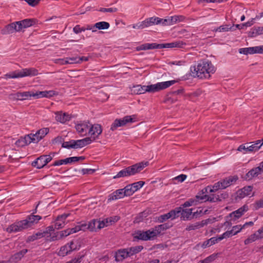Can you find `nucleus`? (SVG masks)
<instances>
[{"label":"nucleus","mask_w":263,"mask_h":263,"mask_svg":"<svg viewBox=\"0 0 263 263\" xmlns=\"http://www.w3.org/2000/svg\"><path fill=\"white\" fill-rule=\"evenodd\" d=\"M171 25H174L176 23L181 22L185 20V17L183 15H174L173 16H170Z\"/></svg>","instance_id":"40"},{"label":"nucleus","mask_w":263,"mask_h":263,"mask_svg":"<svg viewBox=\"0 0 263 263\" xmlns=\"http://www.w3.org/2000/svg\"><path fill=\"white\" fill-rule=\"evenodd\" d=\"M238 180V177L237 175L230 176L228 177L221 180L222 183V189H226L235 183Z\"/></svg>","instance_id":"14"},{"label":"nucleus","mask_w":263,"mask_h":263,"mask_svg":"<svg viewBox=\"0 0 263 263\" xmlns=\"http://www.w3.org/2000/svg\"><path fill=\"white\" fill-rule=\"evenodd\" d=\"M133 237L134 239L138 240H141L144 241L148 240L150 237L148 236V234L146 231L137 230L135 231L133 234Z\"/></svg>","instance_id":"23"},{"label":"nucleus","mask_w":263,"mask_h":263,"mask_svg":"<svg viewBox=\"0 0 263 263\" xmlns=\"http://www.w3.org/2000/svg\"><path fill=\"white\" fill-rule=\"evenodd\" d=\"M248 210V206L244 205L242 207L239 208L238 210L232 212L229 214L230 217L232 218L233 220H235L240 218L244 213Z\"/></svg>","instance_id":"17"},{"label":"nucleus","mask_w":263,"mask_h":263,"mask_svg":"<svg viewBox=\"0 0 263 263\" xmlns=\"http://www.w3.org/2000/svg\"><path fill=\"white\" fill-rule=\"evenodd\" d=\"M221 189H222V183L220 180L215 183L213 186L209 185L203 189L200 192H202V194H204V193L214 192Z\"/></svg>","instance_id":"18"},{"label":"nucleus","mask_w":263,"mask_h":263,"mask_svg":"<svg viewBox=\"0 0 263 263\" xmlns=\"http://www.w3.org/2000/svg\"><path fill=\"white\" fill-rule=\"evenodd\" d=\"M27 252V249H23L14 254L10 257V261L13 262H17L24 257Z\"/></svg>","instance_id":"24"},{"label":"nucleus","mask_w":263,"mask_h":263,"mask_svg":"<svg viewBox=\"0 0 263 263\" xmlns=\"http://www.w3.org/2000/svg\"><path fill=\"white\" fill-rule=\"evenodd\" d=\"M146 233L148 234V236L150 237L149 240H153L159 234L158 232L156 230V227L152 228L146 231Z\"/></svg>","instance_id":"42"},{"label":"nucleus","mask_w":263,"mask_h":263,"mask_svg":"<svg viewBox=\"0 0 263 263\" xmlns=\"http://www.w3.org/2000/svg\"><path fill=\"white\" fill-rule=\"evenodd\" d=\"M144 184L145 182L142 181H139L134 183H132L130 185L133 187V189H134L135 192H136L140 188H141Z\"/></svg>","instance_id":"51"},{"label":"nucleus","mask_w":263,"mask_h":263,"mask_svg":"<svg viewBox=\"0 0 263 263\" xmlns=\"http://www.w3.org/2000/svg\"><path fill=\"white\" fill-rule=\"evenodd\" d=\"M128 257L130 256L126 248L119 249L115 252V258L116 262L122 261Z\"/></svg>","instance_id":"13"},{"label":"nucleus","mask_w":263,"mask_h":263,"mask_svg":"<svg viewBox=\"0 0 263 263\" xmlns=\"http://www.w3.org/2000/svg\"><path fill=\"white\" fill-rule=\"evenodd\" d=\"M249 143H245L243 144L240 145L237 148V150L239 152H242V151H244V153H246L247 152H249Z\"/></svg>","instance_id":"62"},{"label":"nucleus","mask_w":263,"mask_h":263,"mask_svg":"<svg viewBox=\"0 0 263 263\" xmlns=\"http://www.w3.org/2000/svg\"><path fill=\"white\" fill-rule=\"evenodd\" d=\"M73 141H74V140H71L68 142L64 141L63 143H62V147L68 149L73 148V147L72 146V145H73L72 143Z\"/></svg>","instance_id":"60"},{"label":"nucleus","mask_w":263,"mask_h":263,"mask_svg":"<svg viewBox=\"0 0 263 263\" xmlns=\"http://www.w3.org/2000/svg\"><path fill=\"white\" fill-rule=\"evenodd\" d=\"M195 209H182L181 212V218L183 220H191L193 219V211Z\"/></svg>","instance_id":"22"},{"label":"nucleus","mask_w":263,"mask_h":263,"mask_svg":"<svg viewBox=\"0 0 263 263\" xmlns=\"http://www.w3.org/2000/svg\"><path fill=\"white\" fill-rule=\"evenodd\" d=\"M33 91L17 92L14 95L17 100L23 101L29 100L32 97Z\"/></svg>","instance_id":"21"},{"label":"nucleus","mask_w":263,"mask_h":263,"mask_svg":"<svg viewBox=\"0 0 263 263\" xmlns=\"http://www.w3.org/2000/svg\"><path fill=\"white\" fill-rule=\"evenodd\" d=\"M49 132L48 128H42L38 130L36 132V135H37L38 138H36L35 140L37 143H38L41 139H42Z\"/></svg>","instance_id":"28"},{"label":"nucleus","mask_w":263,"mask_h":263,"mask_svg":"<svg viewBox=\"0 0 263 263\" xmlns=\"http://www.w3.org/2000/svg\"><path fill=\"white\" fill-rule=\"evenodd\" d=\"M65 224V221H60L58 220V219H56L54 223V228L56 229H60L63 228Z\"/></svg>","instance_id":"61"},{"label":"nucleus","mask_w":263,"mask_h":263,"mask_svg":"<svg viewBox=\"0 0 263 263\" xmlns=\"http://www.w3.org/2000/svg\"><path fill=\"white\" fill-rule=\"evenodd\" d=\"M200 228H202L200 221L196 222L187 226V227L185 228V230L189 231L191 230L198 229Z\"/></svg>","instance_id":"44"},{"label":"nucleus","mask_w":263,"mask_h":263,"mask_svg":"<svg viewBox=\"0 0 263 263\" xmlns=\"http://www.w3.org/2000/svg\"><path fill=\"white\" fill-rule=\"evenodd\" d=\"M124 189L126 196H131L135 192L130 184L126 185Z\"/></svg>","instance_id":"50"},{"label":"nucleus","mask_w":263,"mask_h":263,"mask_svg":"<svg viewBox=\"0 0 263 263\" xmlns=\"http://www.w3.org/2000/svg\"><path fill=\"white\" fill-rule=\"evenodd\" d=\"M181 207H178L168 212V213L170 215L171 219L173 220L178 217L180 214H181Z\"/></svg>","instance_id":"37"},{"label":"nucleus","mask_w":263,"mask_h":263,"mask_svg":"<svg viewBox=\"0 0 263 263\" xmlns=\"http://www.w3.org/2000/svg\"><path fill=\"white\" fill-rule=\"evenodd\" d=\"M102 129L100 124H96L90 125V127L88 130V134L90 135L93 140H96L98 136L102 133Z\"/></svg>","instance_id":"10"},{"label":"nucleus","mask_w":263,"mask_h":263,"mask_svg":"<svg viewBox=\"0 0 263 263\" xmlns=\"http://www.w3.org/2000/svg\"><path fill=\"white\" fill-rule=\"evenodd\" d=\"M253 190L252 186H245L237 192V197L239 199L244 198L246 196L250 195Z\"/></svg>","instance_id":"19"},{"label":"nucleus","mask_w":263,"mask_h":263,"mask_svg":"<svg viewBox=\"0 0 263 263\" xmlns=\"http://www.w3.org/2000/svg\"><path fill=\"white\" fill-rule=\"evenodd\" d=\"M55 120L57 121L64 123L66 121H69L70 120V117L67 113L59 112L56 114Z\"/></svg>","instance_id":"27"},{"label":"nucleus","mask_w":263,"mask_h":263,"mask_svg":"<svg viewBox=\"0 0 263 263\" xmlns=\"http://www.w3.org/2000/svg\"><path fill=\"white\" fill-rule=\"evenodd\" d=\"M72 143H73V145H72V146L73 147L74 149L82 148L86 146L84 141L82 140V139L74 140V141H73Z\"/></svg>","instance_id":"48"},{"label":"nucleus","mask_w":263,"mask_h":263,"mask_svg":"<svg viewBox=\"0 0 263 263\" xmlns=\"http://www.w3.org/2000/svg\"><path fill=\"white\" fill-rule=\"evenodd\" d=\"M154 49H161V44L154 43H145L136 47L137 51L146 50Z\"/></svg>","instance_id":"16"},{"label":"nucleus","mask_w":263,"mask_h":263,"mask_svg":"<svg viewBox=\"0 0 263 263\" xmlns=\"http://www.w3.org/2000/svg\"><path fill=\"white\" fill-rule=\"evenodd\" d=\"M38 70L34 68L22 69L20 71L13 72L11 74H6L7 78H18L25 77H33L38 74Z\"/></svg>","instance_id":"3"},{"label":"nucleus","mask_w":263,"mask_h":263,"mask_svg":"<svg viewBox=\"0 0 263 263\" xmlns=\"http://www.w3.org/2000/svg\"><path fill=\"white\" fill-rule=\"evenodd\" d=\"M260 236H258L256 235V234H253L252 235H251L249 237H248L247 239H246L245 241H244V243L245 245H248L250 243H252L254 241H255L257 239H260Z\"/></svg>","instance_id":"49"},{"label":"nucleus","mask_w":263,"mask_h":263,"mask_svg":"<svg viewBox=\"0 0 263 263\" xmlns=\"http://www.w3.org/2000/svg\"><path fill=\"white\" fill-rule=\"evenodd\" d=\"M203 201L199 199L196 198V196L194 199H190L189 200L185 201L182 205L183 208H186L192 205H195L197 204V202L202 203Z\"/></svg>","instance_id":"35"},{"label":"nucleus","mask_w":263,"mask_h":263,"mask_svg":"<svg viewBox=\"0 0 263 263\" xmlns=\"http://www.w3.org/2000/svg\"><path fill=\"white\" fill-rule=\"evenodd\" d=\"M88 223H86V222L84 223H80V224L76 226L75 228H77V232L79 231H86V230H88Z\"/></svg>","instance_id":"55"},{"label":"nucleus","mask_w":263,"mask_h":263,"mask_svg":"<svg viewBox=\"0 0 263 263\" xmlns=\"http://www.w3.org/2000/svg\"><path fill=\"white\" fill-rule=\"evenodd\" d=\"M135 120L130 116H126L122 119H116L111 125L110 129L115 130L118 127L124 126L128 123L134 122Z\"/></svg>","instance_id":"5"},{"label":"nucleus","mask_w":263,"mask_h":263,"mask_svg":"<svg viewBox=\"0 0 263 263\" xmlns=\"http://www.w3.org/2000/svg\"><path fill=\"white\" fill-rule=\"evenodd\" d=\"M67 245H68V250L70 251V252L79 249V248L77 247V245L75 244L73 241H71L70 243H67Z\"/></svg>","instance_id":"63"},{"label":"nucleus","mask_w":263,"mask_h":263,"mask_svg":"<svg viewBox=\"0 0 263 263\" xmlns=\"http://www.w3.org/2000/svg\"><path fill=\"white\" fill-rule=\"evenodd\" d=\"M263 144V139L261 140H257L251 145L249 146V152H253L257 151L261 146Z\"/></svg>","instance_id":"31"},{"label":"nucleus","mask_w":263,"mask_h":263,"mask_svg":"<svg viewBox=\"0 0 263 263\" xmlns=\"http://www.w3.org/2000/svg\"><path fill=\"white\" fill-rule=\"evenodd\" d=\"M23 140L24 141V143H25V145H28L30 144L31 142L33 143H37L35 139L32 138L31 136H30V134L26 135L25 136L24 138H23Z\"/></svg>","instance_id":"54"},{"label":"nucleus","mask_w":263,"mask_h":263,"mask_svg":"<svg viewBox=\"0 0 263 263\" xmlns=\"http://www.w3.org/2000/svg\"><path fill=\"white\" fill-rule=\"evenodd\" d=\"M192 76L199 79H209L211 74L215 72V68L211 61H203L197 66H192L190 68Z\"/></svg>","instance_id":"1"},{"label":"nucleus","mask_w":263,"mask_h":263,"mask_svg":"<svg viewBox=\"0 0 263 263\" xmlns=\"http://www.w3.org/2000/svg\"><path fill=\"white\" fill-rule=\"evenodd\" d=\"M171 218L170 215L168 213H166L162 215H160L158 217V222L160 223H162L166 220Z\"/></svg>","instance_id":"57"},{"label":"nucleus","mask_w":263,"mask_h":263,"mask_svg":"<svg viewBox=\"0 0 263 263\" xmlns=\"http://www.w3.org/2000/svg\"><path fill=\"white\" fill-rule=\"evenodd\" d=\"M263 34V27H254L248 32V36L254 37Z\"/></svg>","instance_id":"25"},{"label":"nucleus","mask_w":263,"mask_h":263,"mask_svg":"<svg viewBox=\"0 0 263 263\" xmlns=\"http://www.w3.org/2000/svg\"><path fill=\"white\" fill-rule=\"evenodd\" d=\"M85 159V156H80V157H71L67 158L66 159H63V162L64 164H67L68 163H71L78 162L79 161H82Z\"/></svg>","instance_id":"30"},{"label":"nucleus","mask_w":263,"mask_h":263,"mask_svg":"<svg viewBox=\"0 0 263 263\" xmlns=\"http://www.w3.org/2000/svg\"><path fill=\"white\" fill-rule=\"evenodd\" d=\"M206 212H207V210H205L203 213L202 210L200 209V208L197 209L196 211H194H194H193V215H193V218L199 217L201 216V215H202L204 214H206Z\"/></svg>","instance_id":"56"},{"label":"nucleus","mask_w":263,"mask_h":263,"mask_svg":"<svg viewBox=\"0 0 263 263\" xmlns=\"http://www.w3.org/2000/svg\"><path fill=\"white\" fill-rule=\"evenodd\" d=\"M260 173L256 167L253 168L249 171L246 174V178L251 179L252 178L257 176Z\"/></svg>","instance_id":"38"},{"label":"nucleus","mask_w":263,"mask_h":263,"mask_svg":"<svg viewBox=\"0 0 263 263\" xmlns=\"http://www.w3.org/2000/svg\"><path fill=\"white\" fill-rule=\"evenodd\" d=\"M18 31H20V30H18V25L15 22L6 25L5 27L1 30V32L2 34H9L14 32Z\"/></svg>","instance_id":"12"},{"label":"nucleus","mask_w":263,"mask_h":263,"mask_svg":"<svg viewBox=\"0 0 263 263\" xmlns=\"http://www.w3.org/2000/svg\"><path fill=\"white\" fill-rule=\"evenodd\" d=\"M233 233H234V232H233V231L232 230L230 231H227L225 232L221 235H220L218 237L219 241H220L224 238H229V237H231L232 236L234 235L233 234Z\"/></svg>","instance_id":"52"},{"label":"nucleus","mask_w":263,"mask_h":263,"mask_svg":"<svg viewBox=\"0 0 263 263\" xmlns=\"http://www.w3.org/2000/svg\"><path fill=\"white\" fill-rule=\"evenodd\" d=\"M107 224L104 221H100L98 219H92L88 222V230L91 232H96L97 230L103 228Z\"/></svg>","instance_id":"8"},{"label":"nucleus","mask_w":263,"mask_h":263,"mask_svg":"<svg viewBox=\"0 0 263 263\" xmlns=\"http://www.w3.org/2000/svg\"><path fill=\"white\" fill-rule=\"evenodd\" d=\"M148 165V162L147 161L141 162L127 167L129 176H133L140 173L145 167L147 166Z\"/></svg>","instance_id":"6"},{"label":"nucleus","mask_w":263,"mask_h":263,"mask_svg":"<svg viewBox=\"0 0 263 263\" xmlns=\"http://www.w3.org/2000/svg\"><path fill=\"white\" fill-rule=\"evenodd\" d=\"M126 249L130 257L141 252L143 250V247L142 246H137L127 248Z\"/></svg>","instance_id":"29"},{"label":"nucleus","mask_w":263,"mask_h":263,"mask_svg":"<svg viewBox=\"0 0 263 263\" xmlns=\"http://www.w3.org/2000/svg\"><path fill=\"white\" fill-rule=\"evenodd\" d=\"M83 256L79 255L78 257L72 259L71 260L66 262V263H80L82 261Z\"/></svg>","instance_id":"64"},{"label":"nucleus","mask_w":263,"mask_h":263,"mask_svg":"<svg viewBox=\"0 0 263 263\" xmlns=\"http://www.w3.org/2000/svg\"><path fill=\"white\" fill-rule=\"evenodd\" d=\"M110 26L109 24L106 22H100L95 25V27L99 30L107 29Z\"/></svg>","instance_id":"43"},{"label":"nucleus","mask_w":263,"mask_h":263,"mask_svg":"<svg viewBox=\"0 0 263 263\" xmlns=\"http://www.w3.org/2000/svg\"><path fill=\"white\" fill-rule=\"evenodd\" d=\"M177 82L176 80H171L158 82L155 84L147 86L137 85L134 86L133 92L136 94H143L146 92L154 93L165 89Z\"/></svg>","instance_id":"2"},{"label":"nucleus","mask_w":263,"mask_h":263,"mask_svg":"<svg viewBox=\"0 0 263 263\" xmlns=\"http://www.w3.org/2000/svg\"><path fill=\"white\" fill-rule=\"evenodd\" d=\"M219 241L218 237H213L211 238L210 239L204 241L201 245V247L203 248H205L211 246L215 243H217Z\"/></svg>","instance_id":"33"},{"label":"nucleus","mask_w":263,"mask_h":263,"mask_svg":"<svg viewBox=\"0 0 263 263\" xmlns=\"http://www.w3.org/2000/svg\"><path fill=\"white\" fill-rule=\"evenodd\" d=\"M216 255L213 254L206 257L203 260H200L198 263H210L214 261L216 259Z\"/></svg>","instance_id":"53"},{"label":"nucleus","mask_w":263,"mask_h":263,"mask_svg":"<svg viewBox=\"0 0 263 263\" xmlns=\"http://www.w3.org/2000/svg\"><path fill=\"white\" fill-rule=\"evenodd\" d=\"M89 124H90L89 121H83L76 125V129L81 136H85L88 133L90 126V125H88Z\"/></svg>","instance_id":"7"},{"label":"nucleus","mask_w":263,"mask_h":263,"mask_svg":"<svg viewBox=\"0 0 263 263\" xmlns=\"http://www.w3.org/2000/svg\"><path fill=\"white\" fill-rule=\"evenodd\" d=\"M172 227V224L170 223H165L155 226L156 230L160 234L162 232L170 229Z\"/></svg>","instance_id":"34"},{"label":"nucleus","mask_w":263,"mask_h":263,"mask_svg":"<svg viewBox=\"0 0 263 263\" xmlns=\"http://www.w3.org/2000/svg\"><path fill=\"white\" fill-rule=\"evenodd\" d=\"M124 190V189H119L109 194L108 196L107 202H109L112 200L121 199L126 196Z\"/></svg>","instance_id":"15"},{"label":"nucleus","mask_w":263,"mask_h":263,"mask_svg":"<svg viewBox=\"0 0 263 263\" xmlns=\"http://www.w3.org/2000/svg\"><path fill=\"white\" fill-rule=\"evenodd\" d=\"M27 224L28 223L26 220H20L9 226L6 229V231L10 233L22 231L27 229L26 226Z\"/></svg>","instance_id":"4"},{"label":"nucleus","mask_w":263,"mask_h":263,"mask_svg":"<svg viewBox=\"0 0 263 263\" xmlns=\"http://www.w3.org/2000/svg\"><path fill=\"white\" fill-rule=\"evenodd\" d=\"M76 232H77V228H75V227H74L61 231L60 235L61 237H66L71 234L75 233Z\"/></svg>","instance_id":"39"},{"label":"nucleus","mask_w":263,"mask_h":263,"mask_svg":"<svg viewBox=\"0 0 263 263\" xmlns=\"http://www.w3.org/2000/svg\"><path fill=\"white\" fill-rule=\"evenodd\" d=\"M196 198L201 200V201H210L211 202H215L220 201V198L217 194H211L210 195L202 194V192L198 193L196 195Z\"/></svg>","instance_id":"9"},{"label":"nucleus","mask_w":263,"mask_h":263,"mask_svg":"<svg viewBox=\"0 0 263 263\" xmlns=\"http://www.w3.org/2000/svg\"><path fill=\"white\" fill-rule=\"evenodd\" d=\"M45 96V91H33L32 97L35 99L44 98Z\"/></svg>","instance_id":"58"},{"label":"nucleus","mask_w":263,"mask_h":263,"mask_svg":"<svg viewBox=\"0 0 263 263\" xmlns=\"http://www.w3.org/2000/svg\"><path fill=\"white\" fill-rule=\"evenodd\" d=\"M255 49V47L240 48L239 52L240 54L245 55L255 54L256 53Z\"/></svg>","instance_id":"36"},{"label":"nucleus","mask_w":263,"mask_h":263,"mask_svg":"<svg viewBox=\"0 0 263 263\" xmlns=\"http://www.w3.org/2000/svg\"><path fill=\"white\" fill-rule=\"evenodd\" d=\"M45 156L41 155L40 157H37L34 161H33L31 163L32 166L36 167L37 169H41L43 168L44 166H42L40 165V162H42V164L45 163Z\"/></svg>","instance_id":"32"},{"label":"nucleus","mask_w":263,"mask_h":263,"mask_svg":"<svg viewBox=\"0 0 263 263\" xmlns=\"http://www.w3.org/2000/svg\"><path fill=\"white\" fill-rule=\"evenodd\" d=\"M55 153H51L49 155H43V156H45V158L44 159V162L45 163L42 164V162H40V165L42 166H45L46 165H47L49 162L51 161L53 157L54 156Z\"/></svg>","instance_id":"47"},{"label":"nucleus","mask_w":263,"mask_h":263,"mask_svg":"<svg viewBox=\"0 0 263 263\" xmlns=\"http://www.w3.org/2000/svg\"><path fill=\"white\" fill-rule=\"evenodd\" d=\"M235 30V28H234V25H233L232 26H230V25H225L220 26V27L216 28L215 29V31L226 32V31H228L229 30L234 31Z\"/></svg>","instance_id":"41"},{"label":"nucleus","mask_w":263,"mask_h":263,"mask_svg":"<svg viewBox=\"0 0 263 263\" xmlns=\"http://www.w3.org/2000/svg\"><path fill=\"white\" fill-rule=\"evenodd\" d=\"M130 176L129 174V172L127 170V167H126L122 170H121L118 174L114 177V179L120 177H128Z\"/></svg>","instance_id":"45"},{"label":"nucleus","mask_w":263,"mask_h":263,"mask_svg":"<svg viewBox=\"0 0 263 263\" xmlns=\"http://www.w3.org/2000/svg\"><path fill=\"white\" fill-rule=\"evenodd\" d=\"M68 245H66L64 246H62L58 253L59 256H65L68 254L70 253V251L68 250Z\"/></svg>","instance_id":"46"},{"label":"nucleus","mask_w":263,"mask_h":263,"mask_svg":"<svg viewBox=\"0 0 263 263\" xmlns=\"http://www.w3.org/2000/svg\"><path fill=\"white\" fill-rule=\"evenodd\" d=\"M37 22L35 18H27L16 22V23L18 25V30L21 31L23 28H28L35 24Z\"/></svg>","instance_id":"11"},{"label":"nucleus","mask_w":263,"mask_h":263,"mask_svg":"<svg viewBox=\"0 0 263 263\" xmlns=\"http://www.w3.org/2000/svg\"><path fill=\"white\" fill-rule=\"evenodd\" d=\"M41 218L42 217L39 215H30L24 220L27 222L28 224L26 226L28 228L31 227L34 222L37 223Z\"/></svg>","instance_id":"26"},{"label":"nucleus","mask_w":263,"mask_h":263,"mask_svg":"<svg viewBox=\"0 0 263 263\" xmlns=\"http://www.w3.org/2000/svg\"><path fill=\"white\" fill-rule=\"evenodd\" d=\"M158 22H159V24H162L164 26L171 25L170 16L164 19L160 18V20L158 21Z\"/></svg>","instance_id":"59"},{"label":"nucleus","mask_w":263,"mask_h":263,"mask_svg":"<svg viewBox=\"0 0 263 263\" xmlns=\"http://www.w3.org/2000/svg\"><path fill=\"white\" fill-rule=\"evenodd\" d=\"M186 44L182 41H178L170 43L161 44V49L172 48H182Z\"/></svg>","instance_id":"20"}]
</instances>
